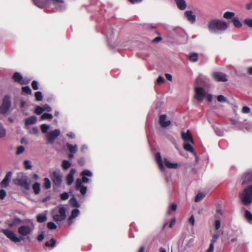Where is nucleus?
Segmentation results:
<instances>
[{"label": "nucleus", "instance_id": "nucleus-1", "mask_svg": "<svg viewBox=\"0 0 252 252\" xmlns=\"http://www.w3.org/2000/svg\"><path fill=\"white\" fill-rule=\"evenodd\" d=\"M208 27L210 32L220 33L227 30L228 24L223 20L215 19L209 22Z\"/></svg>", "mask_w": 252, "mask_h": 252}, {"label": "nucleus", "instance_id": "nucleus-2", "mask_svg": "<svg viewBox=\"0 0 252 252\" xmlns=\"http://www.w3.org/2000/svg\"><path fill=\"white\" fill-rule=\"evenodd\" d=\"M82 176V180L77 179L75 181V189L77 191H80L82 195H84L87 192V188L86 186L82 185V183H87L90 182L91 180L87 177H91L92 176V173L88 169L83 170L81 174Z\"/></svg>", "mask_w": 252, "mask_h": 252}, {"label": "nucleus", "instance_id": "nucleus-3", "mask_svg": "<svg viewBox=\"0 0 252 252\" xmlns=\"http://www.w3.org/2000/svg\"><path fill=\"white\" fill-rule=\"evenodd\" d=\"M239 197L244 205L251 204L252 203V185L247 187L242 192H240Z\"/></svg>", "mask_w": 252, "mask_h": 252}, {"label": "nucleus", "instance_id": "nucleus-4", "mask_svg": "<svg viewBox=\"0 0 252 252\" xmlns=\"http://www.w3.org/2000/svg\"><path fill=\"white\" fill-rule=\"evenodd\" d=\"M195 98L199 102L202 101L206 98L208 102H211L213 99V95L210 94H207L205 90L201 87H197L195 89Z\"/></svg>", "mask_w": 252, "mask_h": 252}, {"label": "nucleus", "instance_id": "nucleus-5", "mask_svg": "<svg viewBox=\"0 0 252 252\" xmlns=\"http://www.w3.org/2000/svg\"><path fill=\"white\" fill-rule=\"evenodd\" d=\"M13 182L15 185L20 186L26 190L30 189V180L25 175L22 174L21 176H19L14 179Z\"/></svg>", "mask_w": 252, "mask_h": 252}, {"label": "nucleus", "instance_id": "nucleus-6", "mask_svg": "<svg viewBox=\"0 0 252 252\" xmlns=\"http://www.w3.org/2000/svg\"><path fill=\"white\" fill-rule=\"evenodd\" d=\"M54 184L57 187H60L61 186L63 180V175L60 171H54L51 177Z\"/></svg>", "mask_w": 252, "mask_h": 252}, {"label": "nucleus", "instance_id": "nucleus-7", "mask_svg": "<svg viewBox=\"0 0 252 252\" xmlns=\"http://www.w3.org/2000/svg\"><path fill=\"white\" fill-rule=\"evenodd\" d=\"M61 132L59 129L51 131L46 134L47 142L52 144L55 142L58 137L60 135Z\"/></svg>", "mask_w": 252, "mask_h": 252}, {"label": "nucleus", "instance_id": "nucleus-8", "mask_svg": "<svg viewBox=\"0 0 252 252\" xmlns=\"http://www.w3.org/2000/svg\"><path fill=\"white\" fill-rule=\"evenodd\" d=\"M11 106V98L9 95H5L2 98L0 110H9Z\"/></svg>", "mask_w": 252, "mask_h": 252}, {"label": "nucleus", "instance_id": "nucleus-9", "mask_svg": "<svg viewBox=\"0 0 252 252\" xmlns=\"http://www.w3.org/2000/svg\"><path fill=\"white\" fill-rule=\"evenodd\" d=\"M2 232L7 238L15 243L19 242L23 240L22 237H17L16 234L10 230L4 229L2 230Z\"/></svg>", "mask_w": 252, "mask_h": 252}, {"label": "nucleus", "instance_id": "nucleus-10", "mask_svg": "<svg viewBox=\"0 0 252 252\" xmlns=\"http://www.w3.org/2000/svg\"><path fill=\"white\" fill-rule=\"evenodd\" d=\"M65 209L63 207H61L59 209L58 214L53 215V219L56 221H61L66 218Z\"/></svg>", "mask_w": 252, "mask_h": 252}, {"label": "nucleus", "instance_id": "nucleus-11", "mask_svg": "<svg viewBox=\"0 0 252 252\" xmlns=\"http://www.w3.org/2000/svg\"><path fill=\"white\" fill-rule=\"evenodd\" d=\"M12 79L15 82L19 83L21 85H25L29 84L30 81H31L30 79H26L23 78L22 75L18 72H15L12 76Z\"/></svg>", "mask_w": 252, "mask_h": 252}, {"label": "nucleus", "instance_id": "nucleus-12", "mask_svg": "<svg viewBox=\"0 0 252 252\" xmlns=\"http://www.w3.org/2000/svg\"><path fill=\"white\" fill-rule=\"evenodd\" d=\"M213 78L218 82H225L227 77L225 74L221 72H215L212 74Z\"/></svg>", "mask_w": 252, "mask_h": 252}, {"label": "nucleus", "instance_id": "nucleus-13", "mask_svg": "<svg viewBox=\"0 0 252 252\" xmlns=\"http://www.w3.org/2000/svg\"><path fill=\"white\" fill-rule=\"evenodd\" d=\"M32 232L31 228L27 225H22L18 229V233L23 236H26L30 234Z\"/></svg>", "mask_w": 252, "mask_h": 252}, {"label": "nucleus", "instance_id": "nucleus-14", "mask_svg": "<svg viewBox=\"0 0 252 252\" xmlns=\"http://www.w3.org/2000/svg\"><path fill=\"white\" fill-rule=\"evenodd\" d=\"M12 173L11 171L8 172L4 179L0 182V186L2 188H6L9 186L10 181L12 177Z\"/></svg>", "mask_w": 252, "mask_h": 252}, {"label": "nucleus", "instance_id": "nucleus-15", "mask_svg": "<svg viewBox=\"0 0 252 252\" xmlns=\"http://www.w3.org/2000/svg\"><path fill=\"white\" fill-rule=\"evenodd\" d=\"M51 1L57 10L62 11L65 8V5L63 0H51Z\"/></svg>", "mask_w": 252, "mask_h": 252}, {"label": "nucleus", "instance_id": "nucleus-16", "mask_svg": "<svg viewBox=\"0 0 252 252\" xmlns=\"http://www.w3.org/2000/svg\"><path fill=\"white\" fill-rule=\"evenodd\" d=\"M166 115H161L159 117V123L162 127H166L171 125L170 121H166Z\"/></svg>", "mask_w": 252, "mask_h": 252}, {"label": "nucleus", "instance_id": "nucleus-17", "mask_svg": "<svg viewBox=\"0 0 252 252\" xmlns=\"http://www.w3.org/2000/svg\"><path fill=\"white\" fill-rule=\"evenodd\" d=\"M182 138L184 140L185 142L193 143V140L189 130H187V133L182 132Z\"/></svg>", "mask_w": 252, "mask_h": 252}, {"label": "nucleus", "instance_id": "nucleus-18", "mask_svg": "<svg viewBox=\"0 0 252 252\" xmlns=\"http://www.w3.org/2000/svg\"><path fill=\"white\" fill-rule=\"evenodd\" d=\"M185 15L188 20L191 23H194L196 20V16L193 14L192 11L191 10H187L185 12Z\"/></svg>", "mask_w": 252, "mask_h": 252}, {"label": "nucleus", "instance_id": "nucleus-19", "mask_svg": "<svg viewBox=\"0 0 252 252\" xmlns=\"http://www.w3.org/2000/svg\"><path fill=\"white\" fill-rule=\"evenodd\" d=\"M75 172L76 171L74 169H71L69 173L67 175L66 177V181L67 185L69 186L72 184L73 181V176Z\"/></svg>", "mask_w": 252, "mask_h": 252}, {"label": "nucleus", "instance_id": "nucleus-20", "mask_svg": "<svg viewBox=\"0 0 252 252\" xmlns=\"http://www.w3.org/2000/svg\"><path fill=\"white\" fill-rule=\"evenodd\" d=\"M80 213V211L78 209H73L71 213L70 216L68 218V225H71L72 223V220L77 217Z\"/></svg>", "mask_w": 252, "mask_h": 252}, {"label": "nucleus", "instance_id": "nucleus-21", "mask_svg": "<svg viewBox=\"0 0 252 252\" xmlns=\"http://www.w3.org/2000/svg\"><path fill=\"white\" fill-rule=\"evenodd\" d=\"M34 4L39 8H43L45 6L48 5V1L45 0H32Z\"/></svg>", "mask_w": 252, "mask_h": 252}, {"label": "nucleus", "instance_id": "nucleus-22", "mask_svg": "<svg viewBox=\"0 0 252 252\" xmlns=\"http://www.w3.org/2000/svg\"><path fill=\"white\" fill-rule=\"evenodd\" d=\"M242 185H244L249 182L252 181V173H246L242 177Z\"/></svg>", "mask_w": 252, "mask_h": 252}, {"label": "nucleus", "instance_id": "nucleus-23", "mask_svg": "<svg viewBox=\"0 0 252 252\" xmlns=\"http://www.w3.org/2000/svg\"><path fill=\"white\" fill-rule=\"evenodd\" d=\"M164 163L166 167L168 168L176 169L178 167V164L177 163L170 162L167 159L164 158Z\"/></svg>", "mask_w": 252, "mask_h": 252}, {"label": "nucleus", "instance_id": "nucleus-24", "mask_svg": "<svg viewBox=\"0 0 252 252\" xmlns=\"http://www.w3.org/2000/svg\"><path fill=\"white\" fill-rule=\"evenodd\" d=\"M37 119L35 116H31L25 119V125L29 126L34 124L36 123Z\"/></svg>", "mask_w": 252, "mask_h": 252}, {"label": "nucleus", "instance_id": "nucleus-25", "mask_svg": "<svg viewBox=\"0 0 252 252\" xmlns=\"http://www.w3.org/2000/svg\"><path fill=\"white\" fill-rule=\"evenodd\" d=\"M178 7L181 10L186 9L187 5L185 0H175Z\"/></svg>", "mask_w": 252, "mask_h": 252}, {"label": "nucleus", "instance_id": "nucleus-26", "mask_svg": "<svg viewBox=\"0 0 252 252\" xmlns=\"http://www.w3.org/2000/svg\"><path fill=\"white\" fill-rule=\"evenodd\" d=\"M66 146L70 153H76L77 151L78 148L76 145H72V144L67 143H66Z\"/></svg>", "mask_w": 252, "mask_h": 252}, {"label": "nucleus", "instance_id": "nucleus-27", "mask_svg": "<svg viewBox=\"0 0 252 252\" xmlns=\"http://www.w3.org/2000/svg\"><path fill=\"white\" fill-rule=\"evenodd\" d=\"M32 189L33 192L35 194H37L40 192V184L36 182L32 185Z\"/></svg>", "mask_w": 252, "mask_h": 252}, {"label": "nucleus", "instance_id": "nucleus-28", "mask_svg": "<svg viewBox=\"0 0 252 252\" xmlns=\"http://www.w3.org/2000/svg\"><path fill=\"white\" fill-rule=\"evenodd\" d=\"M69 203L70 205L73 207L78 208L80 206L76 198L75 197L70 198L69 200Z\"/></svg>", "mask_w": 252, "mask_h": 252}, {"label": "nucleus", "instance_id": "nucleus-29", "mask_svg": "<svg viewBox=\"0 0 252 252\" xmlns=\"http://www.w3.org/2000/svg\"><path fill=\"white\" fill-rule=\"evenodd\" d=\"M189 143L190 142H185L184 145V148L187 151L192 153L194 151V149Z\"/></svg>", "mask_w": 252, "mask_h": 252}, {"label": "nucleus", "instance_id": "nucleus-30", "mask_svg": "<svg viewBox=\"0 0 252 252\" xmlns=\"http://www.w3.org/2000/svg\"><path fill=\"white\" fill-rule=\"evenodd\" d=\"M21 219L18 218L14 219L12 221L8 224V226L12 227L14 226L17 225L21 222Z\"/></svg>", "mask_w": 252, "mask_h": 252}, {"label": "nucleus", "instance_id": "nucleus-31", "mask_svg": "<svg viewBox=\"0 0 252 252\" xmlns=\"http://www.w3.org/2000/svg\"><path fill=\"white\" fill-rule=\"evenodd\" d=\"M198 54L196 53H192L189 55V59L192 62H196L198 60Z\"/></svg>", "mask_w": 252, "mask_h": 252}, {"label": "nucleus", "instance_id": "nucleus-32", "mask_svg": "<svg viewBox=\"0 0 252 252\" xmlns=\"http://www.w3.org/2000/svg\"><path fill=\"white\" fill-rule=\"evenodd\" d=\"M6 134V129L4 126L0 123V138L4 137Z\"/></svg>", "mask_w": 252, "mask_h": 252}, {"label": "nucleus", "instance_id": "nucleus-33", "mask_svg": "<svg viewBox=\"0 0 252 252\" xmlns=\"http://www.w3.org/2000/svg\"><path fill=\"white\" fill-rule=\"evenodd\" d=\"M36 219L38 222L42 223L47 220V217L45 215H39L37 216Z\"/></svg>", "mask_w": 252, "mask_h": 252}, {"label": "nucleus", "instance_id": "nucleus-34", "mask_svg": "<svg viewBox=\"0 0 252 252\" xmlns=\"http://www.w3.org/2000/svg\"><path fill=\"white\" fill-rule=\"evenodd\" d=\"M51 243L49 242H46L45 244V246L47 247H52L53 248L56 246V241L55 239L52 238L50 241Z\"/></svg>", "mask_w": 252, "mask_h": 252}, {"label": "nucleus", "instance_id": "nucleus-35", "mask_svg": "<svg viewBox=\"0 0 252 252\" xmlns=\"http://www.w3.org/2000/svg\"><path fill=\"white\" fill-rule=\"evenodd\" d=\"M43 186L45 189H49L51 188V182L48 178H44Z\"/></svg>", "mask_w": 252, "mask_h": 252}, {"label": "nucleus", "instance_id": "nucleus-36", "mask_svg": "<svg viewBox=\"0 0 252 252\" xmlns=\"http://www.w3.org/2000/svg\"><path fill=\"white\" fill-rule=\"evenodd\" d=\"M234 15V12L226 11L223 14V17L226 19H230L233 17Z\"/></svg>", "mask_w": 252, "mask_h": 252}, {"label": "nucleus", "instance_id": "nucleus-37", "mask_svg": "<svg viewBox=\"0 0 252 252\" xmlns=\"http://www.w3.org/2000/svg\"><path fill=\"white\" fill-rule=\"evenodd\" d=\"M62 166L64 169L66 170L71 166V163L68 160H63Z\"/></svg>", "mask_w": 252, "mask_h": 252}, {"label": "nucleus", "instance_id": "nucleus-38", "mask_svg": "<svg viewBox=\"0 0 252 252\" xmlns=\"http://www.w3.org/2000/svg\"><path fill=\"white\" fill-rule=\"evenodd\" d=\"M245 215L246 219L250 222H252V214L248 210H246Z\"/></svg>", "mask_w": 252, "mask_h": 252}, {"label": "nucleus", "instance_id": "nucleus-39", "mask_svg": "<svg viewBox=\"0 0 252 252\" xmlns=\"http://www.w3.org/2000/svg\"><path fill=\"white\" fill-rule=\"evenodd\" d=\"M232 22L234 26L237 28H240L242 27V24L241 22L237 18H233Z\"/></svg>", "mask_w": 252, "mask_h": 252}, {"label": "nucleus", "instance_id": "nucleus-40", "mask_svg": "<svg viewBox=\"0 0 252 252\" xmlns=\"http://www.w3.org/2000/svg\"><path fill=\"white\" fill-rule=\"evenodd\" d=\"M34 96L37 101H41L43 99L42 93L40 91L36 92L34 94Z\"/></svg>", "mask_w": 252, "mask_h": 252}, {"label": "nucleus", "instance_id": "nucleus-41", "mask_svg": "<svg viewBox=\"0 0 252 252\" xmlns=\"http://www.w3.org/2000/svg\"><path fill=\"white\" fill-rule=\"evenodd\" d=\"M177 208V205L176 204H172L170 207L169 209L167 212V214L168 215H170L171 211H175Z\"/></svg>", "mask_w": 252, "mask_h": 252}, {"label": "nucleus", "instance_id": "nucleus-42", "mask_svg": "<svg viewBox=\"0 0 252 252\" xmlns=\"http://www.w3.org/2000/svg\"><path fill=\"white\" fill-rule=\"evenodd\" d=\"M205 196V194L202 192L198 193L195 198V202H197L201 200Z\"/></svg>", "mask_w": 252, "mask_h": 252}, {"label": "nucleus", "instance_id": "nucleus-43", "mask_svg": "<svg viewBox=\"0 0 252 252\" xmlns=\"http://www.w3.org/2000/svg\"><path fill=\"white\" fill-rule=\"evenodd\" d=\"M23 164L25 169L27 170L31 169L32 167L30 161L28 160H25L23 162Z\"/></svg>", "mask_w": 252, "mask_h": 252}, {"label": "nucleus", "instance_id": "nucleus-44", "mask_svg": "<svg viewBox=\"0 0 252 252\" xmlns=\"http://www.w3.org/2000/svg\"><path fill=\"white\" fill-rule=\"evenodd\" d=\"M25 150V149L24 147L23 146H20L17 147L16 152V155L21 154L24 152Z\"/></svg>", "mask_w": 252, "mask_h": 252}, {"label": "nucleus", "instance_id": "nucleus-45", "mask_svg": "<svg viewBox=\"0 0 252 252\" xmlns=\"http://www.w3.org/2000/svg\"><path fill=\"white\" fill-rule=\"evenodd\" d=\"M40 128L42 132L45 133L47 132V131L49 129V126L46 124H42L40 126Z\"/></svg>", "mask_w": 252, "mask_h": 252}, {"label": "nucleus", "instance_id": "nucleus-46", "mask_svg": "<svg viewBox=\"0 0 252 252\" xmlns=\"http://www.w3.org/2000/svg\"><path fill=\"white\" fill-rule=\"evenodd\" d=\"M41 118L42 120L52 119L53 118V116L50 114L44 113L43 114H42Z\"/></svg>", "mask_w": 252, "mask_h": 252}, {"label": "nucleus", "instance_id": "nucleus-47", "mask_svg": "<svg viewBox=\"0 0 252 252\" xmlns=\"http://www.w3.org/2000/svg\"><path fill=\"white\" fill-rule=\"evenodd\" d=\"M22 91L27 94H32V90L30 87L29 86H25L22 87Z\"/></svg>", "mask_w": 252, "mask_h": 252}, {"label": "nucleus", "instance_id": "nucleus-48", "mask_svg": "<svg viewBox=\"0 0 252 252\" xmlns=\"http://www.w3.org/2000/svg\"><path fill=\"white\" fill-rule=\"evenodd\" d=\"M47 227L49 229H55L57 228V225L53 222H49L47 223Z\"/></svg>", "mask_w": 252, "mask_h": 252}, {"label": "nucleus", "instance_id": "nucleus-49", "mask_svg": "<svg viewBox=\"0 0 252 252\" xmlns=\"http://www.w3.org/2000/svg\"><path fill=\"white\" fill-rule=\"evenodd\" d=\"M217 100L220 102H226V97L222 95H219L217 97Z\"/></svg>", "mask_w": 252, "mask_h": 252}, {"label": "nucleus", "instance_id": "nucleus-50", "mask_svg": "<svg viewBox=\"0 0 252 252\" xmlns=\"http://www.w3.org/2000/svg\"><path fill=\"white\" fill-rule=\"evenodd\" d=\"M38 82L35 80H34L32 83V87L34 90H37L39 89L38 88Z\"/></svg>", "mask_w": 252, "mask_h": 252}, {"label": "nucleus", "instance_id": "nucleus-51", "mask_svg": "<svg viewBox=\"0 0 252 252\" xmlns=\"http://www.w3.org/2000/svg\"><path fill=\"white\" fill-rule=\"evenodd\" d=\"M60 197H61V199L62 200H65L68 198L69 194L67 192H64L61 194Z\"/></svg>", "mask_w": 252, "mask_h": 252}, {"label": "nucleus", "instance_id": "nucleus-52", "mask_svg": "<svg viewBox=\"0 0 252 252\" xmlns=\"http://www.w3.org/2000/svg\"><path fill=\"white\" fill-rule=\"evenodd\" d=\"M244 23L249 27L252 28V19H246L244 20Z\"/></svg>", "mask_w": 252, "mask_h": 252}, {"label": "nucleus", "instance_id": "nucleus-53", "mask_svg": "<svg viewBox=\"0 0 252 252\" xmlns=\"http://www.w3.org/2000/svg\"><path fill=\"white\" fill-rule=\"evenodd\" d=\"M156 158L157 163L158 164L160 162H162V159L160 155V153H158L156 155Z\"/></svg>", "mask_w": 252, "mask_h": 252}, {"label": "nucleus", "instance_id": "nucleus-54", "mask_svg": "<svg viewBox=\"0 0 252 252\" xmlns=\"http://www.w3.org/2000/svg\"><path fill=\"white\" fill-rule=\"evenodd\" d=\"M6 196V191L3 189H0V198L3 199Z\"/></svg>", "mask_w": 252, "mask_h": 252}, {"label": "nucleus", "instance_id": "nucleus-55", "mask_svg": "<svg viewBox=\"0 0 252 252\" xmlns=\"http://www.w3.org/2000/svg\"><path fill=\"white\" fill-rule=\"evenodd\" d=\"M215 227L216 229L218 230L220 227V220H216L215 221Z\"/></svg>", "mask_w": 252, "mask_h": 252}, {"label": "nucleus", "instance_id": "nucleus-56", "mask_svg": "<svg viewBox=\"0 0 252 252\" xmlns=\"http://www.w3.org/2000/svg\"><path fill=\"white\" fill-rule=\"evenodd\" d=\"M35 110H47V111H48V110H51V108L48 105H46L44 108L39 107Z\"/></svg>", "mask_w": 252, "mask_h": 252}, {"label": "nucleus", "instance_id": "nucleus-57", "mask_svg": "<svg viewBox=\"0 0 252 252\" xmlns=\"http://www.w3.org/2000/svg\"><path fill=\"white\" fill-rule=\"evenodd\" d=\"M165 80L164 78L162 76H159L157 80V83L158 84H160L163 83L164 82Z\"/></svg>", "mask_w": 252, "mask_h": 252}, {"label": "nucleus", "instance_id": "nucleus-58", "mask_svg": "<svg viewBox=\"0 0 252 252\" xmlns=\"http://www.w3.org/2000/svg\"><path fill=\"white\" fill-rule=\"evenodd\" d=\"M219 237V235L218 234H214L212 236V239L211 240V243L214 244V243L217 241V239Z\"/></svg>", "mask_w": 252, "mask_h": 252}, {"label": "nucleus", "instance_id": "nucleus-59", "mask_svg": "<svg viewBox=\"0 0 252 252\" xmlns=\"http://www.w3.org/2000/svg\"><path fill=\"white\" fill-rule=\"evenodd\" d=\"M189 223L192 225H194V222H195V220H194V218L193 217V215H192L189 219Z\"/></svg>", "mask_w": 252, "mask_h": 252}, {"label": "nucleus", "instance_id": "nucleus-60", "mask_svg": "<svg viewBox=\"0 0 252 252\" xmlns=\"http://www.w3.org/2000/svg\"><path fill=\"white\" fill-rule=\"evenodd\" d=\"M30 132L32 134H36L38 133V129L36 127H33L31 130Z\"/></svg>", "mask_w": 252, "mask_h": 252}, {"label": "nucleus", "instance_id": "nucleus-61", "mask_svg": "<svg viewBox=\"0 0 252 252\" xmlns=\"http://www.w3.org/2000/svg\"><path fill=\"white\" fill-rule=\"evenodd\" d=\"M241 119L240 118H238V120H235V119H231L230 120V121H231V123L232 125H236L237 123H238V122H241Z\"/></svg>", "mask_w": 252, "mask_h": 252}, {"label": "nucleus", "instance_id": "nucleus-62", "mask_svg": "<svg viewBox=\"0 0 252 252\" xmlns=\"http://www.w3.org/2000/svg\"><path fill=\"white\" fill-rule=\"evenodd\" d=\"M214 245L213 243H210L209 247L207 250V252H213L214 250Z\"/></svg>", "mask_w": 252, "mask_h": 252}, {"label": "nucleus", "instance_id": "nucleus-63", "mask_svg": "<svg viewBox=\"0 0 252 252\" xmlns=\"http://www.w3.org/2000/svg\"><path fill=\"white\" fill-rule=\"evenodd\" d=\"M44 238V236L42 234H39L37 238V239L38 241L41 242L42 241Z\"/></svg>", "mask_w": 252, "mask_h": 252}, {"label": "nucleus", "instance_id": "nucleus-64", "mask_svg": "<svg viewBox=\"0 0 252 252\" xmlns=\"http://www.w3.org/2000/svg\"><path fill=\"white\" fill-rule=\"evenodd\" d=\"M246 9L248 10H251L252 8V1L249 3H248L246 5Z\"/></svg>", "mask_w": 252, "mask_h": 252}]
</instances>
